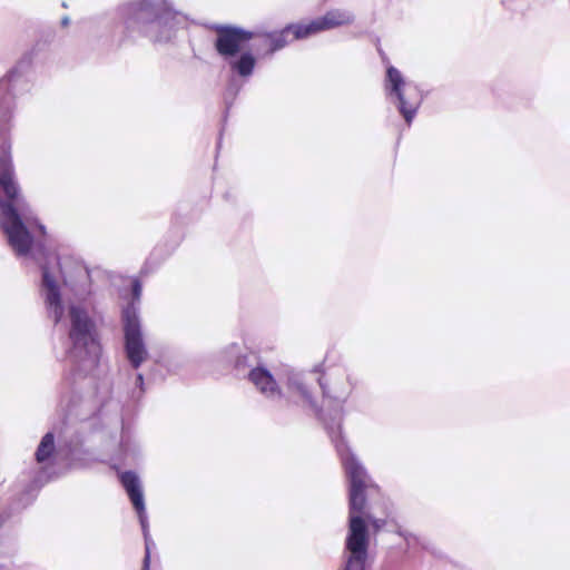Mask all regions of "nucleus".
<instances>
[{"mask_svg":"<svg viewBox=\"0 0 570 570\" xmlns=\"http://www.w3.org/2000/svg\"><path fill=\"white\" fill-rule=\"evenodd\" d=\"M286 389L288 397L293 402L312 411H317L312 390L307 384L304 373L288 370L286 372Z\"/></svg>","mask_w":570,"mask_h":570,"instance_id":"obj_10","label":"nucleus"},{"mask_svg":"<svg viewBox=\"0 0 570 570\" xmlns=\"http://www.w3.org/2000/svg\"><path fill=\"white\" fill-rule=\"evenodd\" d=\"M120 481L122 487L125 488L134 508L136 509L139 518V522L142 529L145 546H146V556L144 560V570H147L149 567V550L153 541L148 531V520L147 513L145 509V500L142 494V489L138 476L134 472H124L120 474Z\"/></svg>","mask_w":570,"mask_h":570,"instance_id":"obj_7","label":"nucleus"},{"mask_svg":"<svg viewBox=\"0 0 570 570\" xmlns=\"http://www.w3.org/2000/svg\"><path fill=\"white\" fill-rule=\"evenodd\" d=\"M125 351L132 367L138 368L147 358L148 351L144 342L137 309L131 304L122 309Z\"/></svg>","mask_w":570,"mask_h":570,"instance_id":"obj_6","label":"nucleus"},{"mask_svg":"<svg viewBox=\"0 0 570 570\" xmlns=\"http://www.w3.org/2000/svg\"><path fill=\"white\" fill-rule=\"evenodd\" d=\"M324 395L335 400L346 399L353 390L354 383L350 370L344 365L331 366L324 377L318 379Z\"/></svg>","mask_w":570,"mask_h":570,"instance_id":"obj_8","label":"nucleus"},{"mask_svg":"<svg viewBox=\"0 0 570 570\" xmlns=\"http://www.w3.org/2000/svg\"><path fill=\"white\" fill-rule=\"evenodd\" d=\"M333 440L350 480L348 531L344 551L345 570H365L368 561L370 534L364 519V491L371 485V480L345 440L341 435Z\"/></svg>","mask_w":570,"mask_h":570,"instance_id":"obj_2","label":"nucleus"},{"mask_svg":"<svg viewBox=\"0 0 570 570\" xmlns=\"http://www.w3.org/2000/svg\"><path fill=\"white\" fill-rule=\"evenodd\" d=\"M354 21V16L348 10L334 9L327 11L323 17L314 19L305 27L296 29L297 37H311L318 32L331 30L342 26H348Z\"/></svg>","mask_w":570,"mask_h":570,"instance_id":"obj_9","label":"nucleus"},{"mask_svg":"<svg viewBox=\"0 0 570 570\" xmlns=\"http://www.w3.org/2000/svg\"><path fill=\"white\" fill-rule=\"evenodd\" d=\"M364 519H365V522L366 521L370 522L376 531H379L380 529H382L385 525L384 519L375 518L370 513H366Z\"/></svg>","mask_w":570,"mask_h":570,"instance_id":"obj_14","label":"nucleus"},{"mask_svg":"<svg viewBox=\"0 0 570 570\" xmlns=\"http://www.w3.org/2000/svg\"><path fill=\"white\" fill-rule=\"evenodd\" d=\"M56 459L55 436L51 432L46 433L36 451V461L43 470L51 466Z\"/></svg>","mask_w":570,"mask_h":570,"instance_id":"obj_13","label":"nucleus"},{"mask_svg":"<svg viewBox=\"0 0 570 570\" xmlns=\"http://www.w3.org/2000/svg\"><path fill=\"white\" fill-rule=\"evenodd\" d=\"M386 96L397 104L401 115L410 125L423 100V95L417 85L405 80L402 73L394 67H389L385 79Z\"/></svg>","mask_w":570,"mask_h":570,"instance_id":"obj_5","label":"nucleus"},{"mask_svg":"<svg viewBox=\"0 0 570 570\" xmlns=\"http://www.w3.org/2000/svg\"><path fill=\"white\" fill-rule=\"evenodd\" d=\"M68 23H69V19H68V18H63V19H62V24H63V26H67Z\"/></svg>","mask_w":570,"mask_h":570,"instance_id":"obj_19","label":"nucleus"},{"mask_svg":"<svg viewBox=\"0 0 570 570\" xmlns=\"http://www.w3.org/2000/svg\"><path fill=\"white\" fill-rule=\"evenodd\" d=\"M136 382L137 384L141 387L142 384H144V377L141 374H138L137 377H136Z\"/></svg>","mask_w":570,"mask_h":570,"instance_id":"obj_18","label":"nucleus"},{"mask_svg":"<svg viewBox=\"0 0 570 570\" xmlns=\"http://www.w3.org/2000/svg\"><path fill=\"white\" fill-rule=\"evenodd\" d=\"M140 295H141V286H140V284L137 281H135L132 283V296H134V298H132V302H130L127 306H130L131 304H134V306L138 311L137 303L139 302Z\"/></svg>","mask_w":570,"mask_h":570,"instance_id":"obj_15","label":"nucleus"},{"mask_svg":"<svg viewBox=\"0 0 570 570\" xmlns=\"http://www.w3.org/2000/svg\"><path fill=\"white\" fill-rule=\"evenodd\" d=\"M214 30L216 31L215 49L228 62L230 70L243 79L252 77L256 58L253 52L243 50L255 35L235 26L217 24Z\"/></svg>","mask_w":570,"mask_h":570,"instance_id":"obj_4","label":"nucleus"},{"mask_svg":"<svg viewBox=\"0 0 570 570\" xmlns=\"http://www.w3.org/2000/svg\"><path fill=\"white\" fill-rule=\"evenodd\" d=\"M126 29L137 31L155 42L171 39L174 31L186 24V16L173 10L166 0H140L118 8Z\"/></svg>","mask_w":570,"mask_h":570,"instance_id":"obj_3","label":"nucleus"},{"mask_svg":"<svg viewBox=\"0 0 570 570\" xmlns=\"http://www.w3.org/2000/svg\"><path fill=\"white\" fill-rule=\"evenodd\" d=\"M248 379L257 391L265 397L273 401H277L283 397L282 390L267 368L263 366L253 368L248 374Z\"/></svg>","mask_w":570,"mask_h":570,"instance_id":"obj_11","label":"nucleus"},{"mask_svg":"<svg viewBox=\"0 0 570 570\" xmlns=\"http://www.w3.org/2000/svg\"><path fill=\"white\" fill-rule=\"evenodd\" d=\"M18 73L12 70L0 79V227L11 249L19 257L36 259L42 269L41 295L49 316L59 323L65 315L62 297L71 292L69 298V357L80 371L91 372L98 365L100 345L96 336V326L81 305L90 294L87 269L80 265L62 267L55 253L43 246L46 228L39 223L30 204L21 194L14 178L11 158V141L7 125L14 110L13 85Z\"/></svg>","mask_w":570,"mask_h":570,"instance_id":"obj_1","label":"nucleus"},{"mask_svg":"<svg viewBox=\"0 0 570 570\" xmlns=\"http://www.w3.org/2000/svg\"><path fill=\"white\" fill-rule=\"evenodd\" d=\"M305 27V23L289 24L281 31L264 33L261 36L262 42L268 47L267 55L284 48L289 41L305 39L306 37H297L296 29Z\"/></svg>","mask_w":570,"mask_h":570,"instance_id":"obj_12","label":"nucleus"},{"mask_svg":"<svg viewBox=\"0 0 570 570\" xmlns=\"http://www.w3.org/2000/svg\"><path fill=\"white\" fill-rule=\"evenodd\" d=\"M225 358L227 361H232L239 354V346L237 344H232L225 350Z\"/></svg>","mask_w":570,"mask_h":570,"instance_id":"obj_16","label":"nucleus"},{"mask_svg":"<svg viewBox=\"0 0 570 570\" xmlns=\"http://www.w3.org/2000/svg\"><path fill=\"white\" fill-rule=\"evenodd\" d=\"M404 540L406 541L407 546H413V544H416L419 543V538L407 531H403L400 533Z\"/></svg>","mask_w":570,"mask_h":570,"instance_id":"obj_17","label":"nucleus"}]
</instances>
